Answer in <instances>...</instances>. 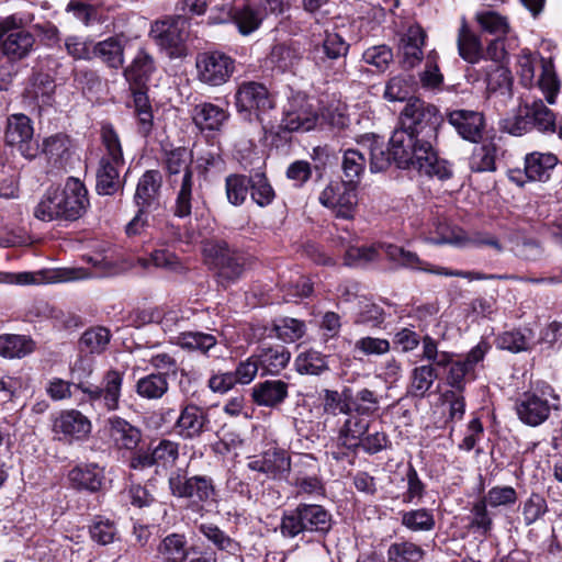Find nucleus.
Returning a JSON list of instances; mask_svg holds the SVG:
<instances>
[{"instance_id":"obj_1","label":"nucleus","mask_w":562,"mask_h":562,"mask_svg":"<svg viewBox=\"0 0 562 562\" xmlns=\"http://www.w3.org/2000/svg\"><path fill=\"white\" fill-rule=\"evenodd\" d=\"M390 150L398 168H413L441 180L451 177L447 162L438 158L430 140L420 138L418 134L406 131L402 126L393 132L390 138Z\"/></svg>"},{"instance_id":"obj_2","label":"nucleus","mask_w":562,"mask_h":562,"mask_svg":"<svg viewBox=\"0 0 562 562\" xmlns=\"http://www.w3.org/2000/svg\"><path fill=\"white\" fill-rule=\"evenodd\" d=\"M518 68L520 81L525 87H531L536 82L546 101L549 104L555 103L561 81L551 59L539 57L530 50L524 49L518 56Z\"/></svg>"},{"instance_id":"obj_3","label":"nucleus","mask_w":562,"mask_h":562,"mask_svg":"<svg viewBox=\"0 0 562 562\" xmlns=\"http://www.w3.org/2000/svg\"><path fill=\"white\" fill-rule=\"evenodd\" d=\"M101 138L104 154L97 171L95 189L99 194H114L121 187L120 169L124 165L123 151L119 135L111 125H103Z\"/></svg>"},{"instance_id":"obj_4","label":"nucleus","mask_w":562,"mask_h":562,"mask_svg":"<svg viewBox=\"0 0 562 562\" xmlns=\"http://www.w3.org/2000/svg\"><path fill=\"white\" fill-rule=\"evenodd\" d=\"M383 250L385 252L386 258L396 265L400 268L425 271L428 273L440 274L446 277H460L468 279L470 281L473 280H517V276L513 274H484L476 271H462V270H449L443 267H434L428 262L422 260L417 254L405 250L403 247L385 244L383 245Z\"/></svg>"},{"instance_id":"obj_5","label":"nucleus","mask_w":562,"mask_h":562,"mask_svg":"<svg viewBox=\"0 0 562 562\" xmlns=\"http://www.w3.org/2000/svg\"><path fill=\"white\" fill-rule=\"evenodd\" d=\"M442 123L443 117L437 106L419 98L409 99L400 115V126L430 140L432 145Z\"/></svg>"},{"instance_id":"obj_6","label":"nucleus","mask_w":562,"mask_h":562,"mask_svg":"<svg viewBox=\"0 0 562 562\" xmlns=\"http://www.w3.org/2000/svg\"><path fill=\"white\" fill-rule=\"evenodd\" d=\"M192 156L190 151L183 147L171 150L166 158V168L172 183L180 180V187L177 193L175 204V215L178 217H187L192 210Z\"/></svg>"},{"instance_id":"obj_7","label":"nucleus","mask_w":562,"mask_h":562,"mask_svg":"<svg viewBox=\"0 0 562 562\" xmlns=\"http://www.w3.org/2000/svg\"><path fill=\"white\" fill-rule=\"evenodd\" d=\"M330 526V514L323 506L301 504L282 517L280 530L284 537L294 538L302 532L325 533Z\"/></svg>"},{"instance_id":"obj_8","label":"nucleus","mask_w":562,"mask_h":562,"mask_svg":"<svg viewBox=\"0 0 562 562\" xmlns=\"http://www.w3.org/2000/svg\"><path fill=\"white\" fill-rule=\"evenodd\" d=\"M168 484L175 497L188 498L202 505L216 502V488L212 477L207 475L187 476L181 471H176L170 474Z\"/></svg>"},{"instance_id":"obj_9","label":"nucleus","mask_w":562,"mask_h":562,"mask_svg":"<svg viewBox=\"0 0 562 562\" xmlns=\"http://www.w3.org/2000/svg\"><path fill=\"white\" fill-rule=\"evenodd\" d=\"M558 397L553 395L550 386L540 391L525 392L516 402L518 418L528 426H539L550 416L551 411L557 408Z\"/></svg>"},{"instance_id":"obj_10","label":"nucleus","mask_w":562,"mask_h":562,"mask_svg":"<svg viewBox=\"0 0 562 562\" xmlns=\"http://www.w3.org/2000/svg\"><path fill=\"white\" fill-rule=\"evenodd\" d=\"M196 79L210 87L226 83L235 71V60L220 50L203 52L195 58Z\"/></svg>"},{"instance_id":"obj_11","label":"nucleus","mask_w":562,"mask_h":562,"mask_svg":"<svg viewBox=\"0 0 562 562\" xmlns=\"http://www.w3.org/2000/svg\"><path fill=\"white\" fill-rule=\"evenodd\" d=\"M123 379V372L111 369L104 373L101 386L79 382L76 387L87 395L93 407L100 406L106 412H113L120 407Z\"/></svg>"},{"instance_id":"obj_12","label":"nucleus","mask_w":562,"mask_h":562,"mask_svg":"<svg viewBox=\"0 0 562 562\" xmlns=\"http://www.w3.org/2000/svg\"><path fill=\"white\" fill-rule=\"evenodd\" d=\"M35 38L21 27L14 16L0 22V53L10 61H19L30 55Z\"/></svg>"},{"instance_id":"obj_13","label":"nucleus","mask_w":562,"mask_h":562,"mask_svg":"<svg viewBox=\"0 0 562 562\" xmlns=\"http://www.w3.org/2000/svg\"><path fill=\"white\" fill-rule=\"evenodd\" d=\"M235 105L248 120L254 115L261 121L262 115L274 108V101L265 85L245 81L236 90Z\"/></svg>"},{"instance_id":"obj_14","label":"nucleus","mask_w":562,"mask_h":562,"mask_svg":"<svg viewBox=\"0 0 562 562\" xmlns=\"http://www.w3.org/2000/svg\"><path fill=\"white\" fill-rule=\"evenodd\" d=\"M319 202L331 209L336 216L350 220L357 206L355 184L344 180L331 182L319 194Z\"/></svg>"},{"instance_id":"obj_15","label":"nucleus","mask_w":562,"mask_h":562,"mask_svg":"<svg viewBox=\"0 0 562 562\" xmlns=\"http://www.w3.org/2000/svg\"><path fill=\"white\" fill-rule=\"evenodd\" d=\"M92 429L90 419L78 409L61 411L54 419L52 430L59 440L81 441Z\"/></svg>"},{"instance_id":"obj_16","label":"nucleus","mask_w":562,"mask_h":562,"mask_svg":"<svg viewBox=\"0 0 562 562\" xmlns=\"http://www.w3.org/2000/svg\"><path fill=\"white\" fill-rule=\"evenodd\" d=\"M150 35L157 45L167 52L170 58L186 56L184 41L187 35L183 30V22L157 21L151 26Z\"/></svg>"},{"instance_id":"obj_17","label":"nucleus","mask_w":562,"mask_h":562,"mask_svg":"<svg viewBox=\"0 0 562 562\" xmlns=\"http://www.w3.org/2000/svg\"><path fill=\"white\" fill-rule=\"evenodd\" d=\"M64 210V220L75 221L83 215L89 200L85 184L77 178H68L64 188H55Z\"/></svg>"},{"instance_id":"obj_18","label":"nucleus","mask_w":562,"mask_h":562,"mask_svg":"<svg viewBox=\"0 0 562 562\" xmlns=\"http://www.w3.org/2000/svg\"><path fill=\"white\" fill-rule=\"evenodd\" d=\"M87 276L81 269L56 270L48 272L47 277L43 272H0V283L27 285L44 282H68L85 279Z\"/></svg>"},{"instance_id":"obj_19","label":"nucleus","mask_w":562,"mask_h":562,"mask_svg":"<svg viewBox=\"0 0 562 562\" xmlns=\"http://www.w3.org/2000/svg\"><path fill=\"white\" fill-rule=\"evenodd\" d=\"M34 130L31 120L24 114H12L7 120L5 143L16 146L26 158H33L37 148L33 146Z\"/></svg>"},{"instance_id":"obj_20","label":"nucleus","mask_w":562,"mask_h":562,"mask_svg":"<svg viewBox=\"0 0 562 562\" xmlns=\"http://www.w3.org/2000/svg\"><path fill=\"white\" fill-rule=\"evenodd\" d=\"M318 464L311 454H301L294 462V482L297 494L321 495L324 485L317 475Z\"/></svg>"},{"instance_id":"obj_21","label":"nucleus","mask_w":562,"mask_h":562,"mask_svg":"<svg viewBox=\"0 0 562 562\" xmlns=\"http://www.w3.org/2000/svg\"><path fill=\"white\" fill-rule=\"evenodd\" d=\"M105 431L111 443L119 450H134L142 439L140 430L119 416L106 420Z\"/></svg>"},{"instance_id":"obj_22","label":"nucleus","mask_w":562,"mask_h":562,"mask_svg":"<svg viewBox=\"0 0 562 562\" xmlns=\"http://www.w3.org/2000/svg\"><path fill=\"white\" fill-rule=\"evenodd\" d=\"M248 467L273 479H280L291 470V459L284 450L272 448L249 461Z\"/></svg>"},{"instance_id":"obj_23","label":"nucleus","mask_w":562,"mask_h":562,"mask_svg":"<svg viewBox=\"0 0 562 562\" xmlns=\"http://www.w3.org/2000/svg\"><path fill=\"white\" fill-rule=\"evenodd\" d=\"M318 116L307 102L291 103L285 111L280 127L288 132H308L317 123Z\"/></svg>"},{"instance_id":"obj_24","label":"nucleus","mask_w":562,"mask_h":562,"mask_svg":"<svg viewBox=\"0 0 562 562\" xmlns=\"http://www.w3.org/2000/svg\"><path fill=\"white\" fill-rule=\"evenodd\" d=\"M209 423L206 413L195 404L186 405L176 422V429L184 439L198 438L205 430Z\"/></svg>"},{"instance_id":"obj_25","label":"nucleus","mask_w":562,"mask_h":562,"mask_svg":"<svg viewBox=\"0 0 562 562\" xmlns=\"http://www.w3.org/2000/svg\"><path fill=\"white\" fill-rule=\"evenodd\" d=\"M448 121L462 138L473 143L481 139L484 126L481 113L469 110H456L449 113Z\"/></svg>"},{"instance_id":"obj_26","label":"nucleus","mask_w":562,"mask_h":562,"mask_svg":"<svg viewBox=\"0 0 562 562\" xmlns=\"http://www.w3.org/2000/svg\"><path fill=\"white\" fill-rule=\"evenodd\" d=\"M424 241L434 245H452L456 247H465L467 236L463 231L450 226L445 220H435L427 231L422 233Z\"/></svg>"},{"instance_id":"obj_27","label":"nucleus","mask_w":562,"mask_h":562,"mask_svg":"<svg viewBox=\"0 0 562 562\" xmlns=\"http://www.w3.org/2000/svg\"><path fill=\"white\" fill-rule=\"evenodd\" d=\"M189 555L184 535L170 533L157 546L154 562H184Z\"/></svg>"},{"instance_id":"obj_28","label":"nucleus","mask_w":562,"mask_h":562,"mask_svg":"<svg viewBox=\"0 0 562 562\" xmlns=\"http://www.w3.org/2000/svg\"><path fill=\"white\" fill-rule=\"evenodd\" d=\"M303 52L295 43H280L271 48L269 63L280 72H295L301 60Z\"/></svg>"},{"instance_id":"obj_29","label":"nucleus","mask_w":562,"mask_h":562,"mask_svg":"<svg viewBox=\"0 0 562 562\" xmlns=\"http://www.w3.org/2000/svg\"><path fill=\"white\" fill-rule=\"evenodd\" d=\"M426 34L418 25H412L402 37V55L403 66L405 68H414L423 58V46Z\"/></svg>"},{"instance_id":"obj_30","label":"nucleus","mask_w":562,"mask_h":562,"mask_svg":"<svg viewBox=\"0 0 562 562\" xmlns=\"http://www.w3.org/2000/svg\"><path fill=\"white\" fill-rule=\"evenodd\" d=\"M127 40L123 35L108 37L93 45V57L111 68H120L124 64V47Z\"/></svg>"},{"instance_id":"obj_31","label":"nucleus","mask_w":562,"mask_h":562,"mask_svg":"<svg viewBox=\"0 0 562 562\" xmlns=\"http://www.w3.org/2000/svg\"><path fill=\"white\" fill-rule=\"evenodd\" d=\"M364 155L369 154V167L371 172H380L389 168L393 159L390 148L385 147L383 139L376 135H367L359 143Z\"/></svg>"},{"instance_id":"obj_32","label":"nucleus","mask_w":562,"mask_h":562,"mask_svg":"<svg viewBox=\"0 0 562 562\" xmlns=\"http://www.w3.org/2000/svg\"><path fill=\"white\" fill-rule=\"evenodd\" d=\"M557 164L555 155L535 151L528 154L525 158V173L531 181H547Z\"/></svg>"},{"instance_id":"obj_33","label":"nucleus","mask_w":562,"mask_h":562,"mask_svg":"<svg viewBox=\"0 0 562 562\" xmlns=\"http://www.w3.org/2000/svg\"><path fill=\"white\" fill-rule=\"evenodd\" d=\"M161 175L158 170H147L138 180L134 195L138 207H150L159 195Z\"/></svg>"},{"instance_id":"obj_34","label":"nucleus","mask_w":562,"mask_h":562,"mask_svg":"<svg viewBox=\"0 0 562 562\" xmlns=\"http://www.w3.org/2000/svg\"><path fill=\"white\" fill-rule=\"evenodd\" d=\"M363 415L349 414L338 434L340 446L355 450L359 448L361 438L368 431L370 423L362 417Z\"/></svg>"},{"instance_id":"obj_35","label":"nucleus","mask_w":562,"mask_h":562,"mask_svg":"<svg viewBox=\"0 0 562 562\" xmlns=\"http://www.w3.org/2000/svg\"><path fill=\"white\" fill-rule=\"evenodd\" d=\"M288 396V384L281 380H269L252 389L254 401L260 406L273 407Z\"/></svg>"},{"instance_id":"obj_36","label":"nucleus","mask_w":562,"mask_h":562,"mask_svg":"<svg viewBox=\"0 0 562 562\" xmlns=\"http://www.w3.org/2000/svg\"><path fill=\"white\" fill-rule=\"evenodd\" d=\"M262 374H279L291 359L290 351L284 346L262 348L255 355Z\"/></svg>"},{"instance_id":"obj_37","label":"nucleus","mask_w":562,"mask_h":562,"mask_svg":"<svg viewBox=\"0 0 562 562\" xmlns=\"http://www.w3.org/2000/svg\"><path fill=\"white\" fill-rule=\"evenodd\" d=\"M171 342L188 351L206 355L217 345L215 336L203 331H183L170 337Z\"/></svg>"},{"instance_id":"obj_38","label":"nucleus","mask_w":562,"mask_h":562,"mask_svg":"<svg viewBox=\"0 0 562 562\" xmlns=\"http://www.w3.org/2000/svg\"><path fill=\"white\" fill-rule=\"evenodd\" d=\"M228 113L213 103H201L194 108L193 120L202 130L218 131L228 119Z\"/></svg>"},{"instance_id":"obj_39","label":"nucleus","mask_w":562,"mask_h":562,"mask_svg":"<svg viewBox=\"0 0 562 562\" xmlns=\"http://www.w3.org/2000/svg\"><path fill=\"white\" fill-rule=\"evenodd\" d=\"M169 390V383L165 373H149L137 380L136 394L148 401L160 400Z\"/></svg>"},{"instance_id":"obj_40","label":"nucleus","mask_w":562,"mask_h":562,"mask_svg":"<svg viewBox=\"0 0 562 562\" xmlns=\"http://www.w3.org/2000/svg\"><path fill=\"white\" fill-rule=\"evenodd\" d=\"M155 70L151 56L144 49H139L132 64L124 69V76L128 82L144 86Z\"/></svg>"},{"instance_id":"obj_41","label":"nucleus","mask_w":562,"mask_h":562,"mask_svg":"<svg viewBox=\"0 0 562 562\" xmlns=\"http://www.w3.org/2000/svg\"><path fill=\"white\" fill-rule=\"evenodd\" d=\"M458 50L460 56L470 64H479L484 59V49L479 36L472 33L465 24L459 31Z\"/></svg>"},{"instance_id":"obj_42","label":"nucleus","mask_w":562,"mask_h":562,"mask_svg":"<svg viewBox=\"0 0 562 562\" xmlns=\"http://www.w3.org/2000/svg\"><path fill=\"white\" fill-rule=\"evenodd\" d=\"M213 19L217 23L234 21L239 32L244 35L257 30L261 21L259 15L248 7L244 9H229L224 12L223 16Z\"/></svg>"},{"instance_id":"obj_43","label":"nucleus","mask_w":562,"mask_h":562,"mask_svg":"<svg viewBox=\"0 0 562 562\" xmlns=\"http://www.w3.org/2000/svg\"><path fill=\"white\" fill-rule=\"evenodd\" d=\"M367 165V158L361 146L359 148H349L344 151L341 169L346 182L356 184L363 173Z\"/></svg>"},{"instance_id":"obj_44","label":"nucleus","mask_w":562,"mask_h":562,"mask_svg":"<svg viewBox=\"0 0 562 562\" xmlns=\"http://www.w3.org/2000/svg\"><path fill=\"white\" fill-rule=\"evenodd\" d=\"M35 349L34 341L22 335L0 336V355L4 358H23Z\"/></svg>"},{"instance_id":"obj_45","label":"nucleus","mask_w":562,"mask_h":562,"mask_svg":"<svg viewBox=\"0 0 562 562\" xmlns=\"http://www.w3.org/2000/svg\"><path fill=\"white\" fill-rule=\"evenodd\" d=\"M438 378L432 364H423L414 368L411 373L408 392L414 397H424Z\"/></svg>"},{"instance_id":"obj_46","label":"nucleus","mask_w":562,"mask_h":562,"mask_svg":"<svg viewBox=\"0 0 562 562\" xmlns=\"http://www.w3.org/2000/svg\"><path fill=\"white\" fill-rule=\"evenodd\" d=\"M486 88L490 92L509 95L513 85L510 71L503 65H490L485 69Z\"/></svg>"},{"instance_id":"obj_47","label":"nucleus","mask_w":562,"mask_h":562,"mask_svg":"<svg viewBox=\"0 0 562 562\" xmlns=\"http://www.w3.org/2000/svg\"><path fill=\"white\" fill-rule=\"evenodd\" d=\"M323 406L326 413L349 415L352 413V391L345 387L341 392L324 390Z\"/></svg>"},{"instance_id":"obj_48","label":"nucleus","mask_w":562,"mask_h":562,"mask_svg":"<svg viewBox=\"0 0 562 562\" xmlns=\"http://www.w3.org/2000/svg\"><path fill=\"white\" fill-rule=\"evenodd\" d=\"M294 364L301 374L318 375L328 369L326 357L314 349L299 353Z\"/></svg>"},{"instance_id":"obj_49","label":"nucleus","mask_w":562,"mask_h":562,"mask_svg":"<svg viewBox=\"0 0 562 562\" xmlns=\"http://www.w3.org/2000/svg\"><path fill=\"white\" fill-rule=\"evenodd\" d=\"M58 200L56 189L49 188L34 210L35 217L46 222L64 220V210Z\"/></svg>"},{"instance_id":"obj_50","label":"nucleus","mask_w":562,"mask_h":562,"mask_svg":"<svg viewBox=\"0 0 562 562\" xmlns=\"http://www.w3.org/2000/svg\"><path fill=\"white\" fill-rule=\"evenodd\" d=\"M475 19L481 29L496 37L510 33V26L506 16L491 10L477 12Z\"/></svg>"},{"instance_id":"obj_51","label":"nucleus","mask_w":562,"mask_h":562,"mask_svg":"<svg viewBox=\"0 0 562 562\" xmlns=\"http://www.w3.org/2000/svg\"><path fill=\"white\" fill-rule=\"evenodd\" d=\"M424 555L422 547L411 541L394 542L387 549L389 562H419Z\"/></svg>"},{"instance_id":"obj_52","label":"nucleus","mask_w":562,"mask_h":562,"mask_svg":"<svg viewBox=\"0 0 562 562\" xmlns=\"http://www.w3.org/2000/svg\"><path fill=\"white\" fill-rule=\"evenodd\" d=\"M401 522L411 531H430L435 528V517L426 508L412 509L401 514Z\"/></svg>"},{"instance_id":"obj_53","label":"nucleus","mask_w":562,"mask_h":562,"mask_svg":"<svg viewBox=\"0 0 562 562\" xmlns=\"http://www.w3.org/2000/svg\"><path fill=\"white\" fill-rule=\"evenodd\" d=\"M533 335L530 329L505 331L497 338L501 349L517 353L530 348Z\"/></svg>"},{"instance_id":"obj_54","label":"nucleus","mask_w":562,"mask_h":562,"mask_svg":"<svg viewBox=\"0 0 562 562\" xmlns=\"http://www.w3.org/2000/svg\"><path fill=\"white\" fill-rule=\"evenodd\" d=\"M272 330L276 333V336L284 342H293L304 336L306 326L303 321L283 317L274 321Z\"/></svg>"},{"instance_id":"obj_55","label":"nucleus","mask_w":562,"mask_h":562,"mask_svg":"<svg viewBox=\"0 0 562 562\" xmlns=\"http://www.w3.org/2000/svg\"><path fill=\"white\" fill-rule=\"evenodd\" d=\"M110 339L111 335L106 328H90L80 338V349L89 353H101L106 349Z\"/></svg>"},{"instance_id":"obj_56","label":"nucleus","mask_w":562,"mask_h":562,"mask_svg":"<svg viewBox=\"0 0 562 562\" xmlns=\"http://www.w3.org/2000/svg\"><path fill=\"white\" fill-rule=\"evenodd\" d=\"M419 81L426 90H440L443 83V75L438 66V54L430 52L427 55L425 68L419 72Z\"/></svg>"},{"instance_id":"obj_57","label":"nucleus","mask_w":562,"mask_h":562,"mask_svg":"<svg viewBox=\"0 0 562 562\" xmlns=\"http://www.w3.org/2000/svg\"><path fill=\"white\" fill-rule=\"evenodd\" d=\"M182 321L181 311L175 307H156L150 313V322L160 325L161 329L169 335L176 334Z\"/></svg>"},{"instance_id":"obj_58","label":"nucleus","mask_w":562,"mask_h":562,"mask_svg":"<svg viewBox=\"0 0 562 562\" xmlns=\"http://www.w3.org/2000/svg\"><path fill=\"white\" fill-rule=\"evenodd\" d=\"M250 189V178L244 175H229L225 180L226 196L231 204L241 205Z\"/></svg>"},{"instance_id":"obj_59","label":"nucleus","mask_w":562,"mask_h":562,"mask_svg":"<svg viewBox=\"0 0 562 562\" xmlns=\"http://www.w3.org/2000/svg\"><path fill=\"white\" fill-rule=\"evenodd\" d=\"M69 480L74 486L91 492L101 486V475L97 468L77 467L69 472Z\"/></svg>"},{"instance_id":"obj_60","label":"nucleus","mask_w":562,"mask_h":562,"mask_svg":"<svg viewBox=\"0 0 562 562\" xmlns=\"http://www.w3.org/2000/svg\"><path fill=\"white\" fill-rule=\"evenodd\" d=\"M137 265L147 270L151 267L175 271L180 263L178 257L165 249L155 250L149 258H138Z\"/></svg>"},{"instance_id":"obj_61","label":"nucleus","mask_w":562,"mask_h":562,"mask_svg":"<svg viewBox=\"0 0 562 562\" xmlns=\"http://www.w3.org/2000/svg\"><path fill=\"white\" fill-rule=\"evenodd\" d=\"M362 60L374 67L378 71L383 72L393 61V52L384 44L371 46L363 52Z\"/></svg>"},{"instance_id":"obj_62","label":"nucleus","mask_w":562,"mask_h":562,"mask_svg":"<svg viewBox=\"0 0 562 562\" xmlns=\"http://www.w3.org/2000/svg\"><path fill=\"white\" fill-rule=\"evenodd\" d=\"M526 115L533 120L540 131H554L555 115L541 100L533 101L527 106Z\"/></svg>"},{"instance_id":"obj_63","label":"nucleus","mask_w":562,"mask_h":562,"mask_svg":"<svg viewBox=\"0 0 562 562\" xmlns=\"http://www.w3.org/2000/svg\"><path fill=\"white\" fill-rule=\"evenodd\" d=\"M517 499V492L512 486H494L488 490L483 498V501L493 508L512 506Z\"/></svg>"},{"instance_id":"obj_64","label":"nucleus","mask_w":562,"mask_h":562,"mask_svg":"<svg viewBox=\"0 0 562 562\" xmlns=\"http://www.w3.org/2000/svg\"><path fill=\"white\" fill-rule=\"evenodd\" d=\"M412 88V77L408 75H398L392 77L384 90V98L389 101H402L404 100Z\"/></svg>"}]
</instances>
